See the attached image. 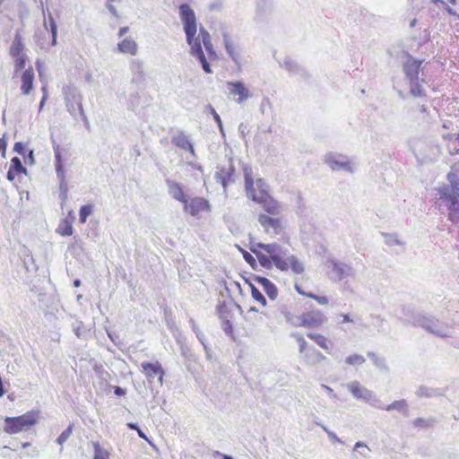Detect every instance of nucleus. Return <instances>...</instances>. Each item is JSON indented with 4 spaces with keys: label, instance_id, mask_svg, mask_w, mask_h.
Segmentation results:
<instances>
[{
    "label": "nucleus",
    "instance_id": "60",
    "mask_svg": "<svg viewBox=\"0 0 459 459\" xmlns=\"http://www.w3.org/2000/svg\"><path fill=\"white\" fill-rule=\"evenodd\" d=\"M222 329L226 334L230 335L233 333V325L231 322L228 319L222 322Z\"/></svg>",
    "mask_w": 459,
    "mask_h": 459
},
{
    "label": "nucleus",
    "instance_id": "56",
    "mask_svg": "<svg viewBox=\"0 0 459 459\" xmlns=\"http://www.w3.org/2000/svg\"><path fill=\"white\" fill-rule=\"evenodd\" d=\"M207 108L209 109L210 114L212 116L217 126H221L222 120H221L220 115L215 110V108L211 104L207 105Z\"/></svg>",
    "mask_w": 459,
    "mask_h": 459
},
{
    "label": "nucleus",
    "instance_id": "10",
    "mask_svg": "<svg viewBox=\"0 0 459 459\" xmlns=\"http://www.w3.org/2000/svg\"><path fill=\"white\" fill-rule=\"evenodd\" d=\"M142 372L145 375L147 380L152 382L156 377H158V380L162 385L163 378L165 376V370L163 369L161 364L156 361H143L141 363Z\"/></svg>",
    "mask_w": 459,
    "mask_h": 459
},
{
    "label": "nucleus",
    "instance_id": "63",
    "mask_svg": "<svg viewBox=\"0 0 459 459\" xmlns=\"http://www.w3.org/2000/svg\"><path fill=\"white\" fill-rule=\"evenodd\" d=\"M249 238H250V243H249V249L252 253H254L255 255L256 254H259L261 253L262 251H260V247L256 246V244L258 242H255L251 234H249Z\"/></svg>",
    "mask_w": 459,
    "mask_h": 459
},
{
    "label": "nucleus",
    "instance_id": "2",
    "mask_svg": "<svg viewBox=\"0 0 459 459\" xmlns=\"http://www.w3.org/2000/svg\"><path fill=\"white\" fill-rule=\"evenodd\" d=\"M447 179L450 186L438 188V195L448 210V220L453 223H459V178L449 173Z\"/></svg>",
    "mask_w": 459,
    "mask_h": 459
},
{
    "label": "nucleus",
    "instance_id": "38",
    "mask_svg": "<svg viewBox=\"0 0 459 459\" xmlns=\"http://www.w3.org/2000/svg\"><path fill=\"white\" fill-rule=\"evenodd\" d=\"M74 98V101L70 100H66V103H65V106H66V109L67 111L71 114V116H73L74 117L76 118V110L78 109V105H77V102H81L82 103V98L81 96H79L78 100H76L75 96H73Z\"/></svg>",
    "mask_w": 459,
    "mask_h": 459
},
{
    "label": "nucleus",
    "instance_id": "7",
    "mask_svg": "<svg viewBox=\"0 0 459 459\" xmlns=\"http://www.w3.org/2000/svg\"><path fill=\"white\" fill-rule=\"evenodd\" d=\"M53 151L55 154V170L58 180L59 193H68V184L66 181L65 161L62 155L61 146L52 138Z\"/></svg>",
    "mask_w": 459,
    "mask_h": 459
},
{
    "label": "nucleus",
    "instance_id": "55",
    "mask_svg": "<svg viewBox=\"0 0 459 459\" xmlns=\"http://www.w3.org/2000/svg\"><path fill=\"white\" fill-rule=\"evenodd\" d=\"M22 157L24 158L26 164L32 166L36 162L33 150H28V152Z\"/></svg>",
    "mask_w": 459,
    "mask_h": 459
},
{
    "label": "nucleus",
    "instance_id": "3",
    "mask_svg": "<svg viewBox=\"0 0 459 459\" xmlns=\"http://www.w3.org/2000/svg\"><path fill=\"white\" fill-rule=\"evenodd\" d=\"M39 413L35 411H28L21 416H6L4 420V431L13 435L21 431L29 430L38 422Z\"/></svg>",
    "mask_w": 459,
    "mask_h": 459
},
{
    "label": "nucleus",
    "instance_id": "40",
    "mask_svg": "<svg viewBox=\"0 0 459 459\" xmlns=\"http://www.w3.org/2000/svg\"><path fill=\"white\" fill-rule=\"evenodd\" d=\"M73 428H74V425L73 424H70L65 430L62 431V433L57 437L56 442L60 445V446H63L65 442H66V440L70 437V436L72 435L73 433Z\"/></svg>",
    "mask_w": 459,
    "mask_h": 459
},
{
    "label": "nucleus",
    "instance_id": "34",
    "mask_svg": "<svg viewBox=\"0 0 459 459\" xmlns=\"http://www.w3.org/2000/svg\"><path fill=\"white\" fill-rule=\"evenodd\" d=\"M93 212V205L91 204H84L81 206L79 210V221L80 223H85L89 218V216Z\"/></svg>",
    "mask_w": 459,
    "mask_h": 459
},
{
    "label": "nucleus",
    "instance_id": "46",
    "mask_svg": "<svg viewBox=\"0 0 459 459\" xmlns=\"http://www.w3.org/2000/svg\"><path fill=\"white\" fill-rule=\"evenodd\" d=\"M384 236L385 237V244L392 247V246H401L403 245V243L397 238L396 235H392V234H384Z\"/></svg>",
    "mask_w": 459,
    "mask_h": 459
},
{
    "label": "nucleus",
    "instance_id": "18",
    "mask_svg": "<svg viewBox=\"0 0 459 459\" xmlns=\"http://www.w3.org/2000/svg\"><path fill=\"white\" fill-rule=\"evenodd\" d=\"M165 182L168 186V191L170 196L176 199L177 201L182 203L183 204H186L187 196L186 195L183 190V186L180 183L171 180L169 178H167Z\"/></svg>",
    "mask_w": 459,
    "mask_h": 459
},
{
    "label": "nucleus",
    "instance_id": "8",
    "mask_svg": "<svg viewBox=\"0 0 459 459\" xmlns=\"http://www.w3.org/2000/svg\"><path fill=\"white\" fill-rule=\"evenodd\" d=\"M214 179L217 183L221 185L223 193L227 195L228 186L236 182V168L232 158L229 159L228 167H217Z\"/></svg>",
    "mask_w": 459,
    "mask_h": 459
},
{
    "label": "nucleus",
    "instance_id": "57",
    "mask_svg": "<svg viewBox=\"0 0 459 459\" xmlns=\"http://www.w3.org/2000/svg\"><path fill=\"white\" fill-rule=\"evenodd\" d=\"M402 313L405 316V319L403 321L404 324H411L408 320H411L412 315L415 314L412 309H411L409 307L403 306L402 308Z\"/></svg>",
    "mask_w": 459,
    "mask_h": 459
},
{
    "label": "nucleus",
    "instance_id": "43",
    "mask_svg": "<svg viewBox=\"0 0 459 459\" xmlns=\"http://www.w3.org/2000/svg\"><path fill=\"white\" fill-rule=\"evenodd\" d=\"M366 361L365 358L359 354H352L346 358L345 362L349 365H362Z\"/></svg>",
    "mask_w": 459,
    "mask_h": 459
},
{
    "label": "nucleus",
    "instance_id": "13",
    "mask_svg": "<svg viewBox=\"0 0 459 459\" xmlns=\"http://www.w3.org/2000/svg\"><path fill=\"white\" fill-rule=\"evenodd\" d=\"M129 68L132 74L131 82L136 84L138 87L144 85L146 81L144 63L139 58L132 59Z\"/></svg>",
    "mask_w": 459,
    "mask_h": 459
},
{
    "label": "nucleus",
    "instance_id": "4",
    "mask_svg": "<svg viewBox=\"0 0 459 459\" xmlns=\"http://www.w3.org/2000/svg\"><path fill=\"white\" fill-rule=\"evenodd\" d=\"M408 321L413 326H420L428 333L440 338H446L448 336L446 325L435 316H426L424 314H413L411 320Z\"/></svg>",
    "mask_w": 459,
    "mask_h": 459
},
{
    "label": "nucleus",
    "instance_id": "20",
    "mask_svg": "<svg viewBox=\"0 0 459 459\" xmlns=\"http://www.w3.org/2000/svg\"><path fill=\"white\" fill-rule=\"evenodd\" d=\"M279 63L280 65L286 69L290 74L299 75L303 79H307L309 76L303 67L288 56L285 57L282 62Z\"/></svg>",
    "mask_w": 459,
    "mask_h": 459
},
{
    "label": "nucleus",
    "instance_id": "33",
    "mask_svg": "<svg viewBox=\"0 0 459 459\" xmlns=\"http://www.w3.org/2000/svg\"><path fill=\"white\" fill-rule=\"evenodd\" d=\"M244 172V179H245V190L248 189H254V178H253V172L252 169L248 167L247 165H244L243 168Z\"/></svg>",
    "mask_w": 459,
    "mask_h": 459
},
{
    "label": "nucleus",
    "instance_id": "19",
    "mask_svg": "<svg viewBox=\"0 0 459 459\" xmlns=\"http://www.w3.org/2000/svg\"><path fill=\"white\" fill-rule=\"evenodd\" d=\"M28 170L23 166L22 160L15 156L11 159L10 168L6 173V178L13 182L18 175L27 174Z\"/></svg>",
    "mask_w": 459,
    "mask_h": 459
},
{
    "label": "nucleus",
    "instance_id": "50",
    "mask_svg": "<svg viewBox=\"0 0 459 459\" xmlns=\"http://www.w3.org/2000/svg\"><path fill=\"white\" fill-rule=\"evenodd\" d=\"M250 278L258 283L260 286H262L263 289H264V286H267L272 281L267 279L266 277L258 275V274H251Z\"/></svg>",
    "mask_w": 459,
    "mask_h": 459
},
{
    "label": "nucleus",
    "instance_id": "35",
    "mask_svg": "<svg viewBox=\"0 0 459 459\" xmlns=\"http://www.w3.org/2000/svg\"><path fill=\"white\" fill-rule=\"evenodd\" d=\"M368 357L372 360L373 364L380 368L387 370L388 368L385 364V359L383 357H379L377 353L373 351H368L367 353Z\"/></svg>",
    "mask_w": 459,
    "mask_h": 459
},
{
    "label": "nucleus",
    "instance_id": "59",
    "mask_svg": "<svg viewBox=\"0 0 459 459\" xmlns=\"http://www.w3.org/2000/svg\"><path fill=\"white\" fill-rule=\"evenodd\" d=\"M246 193H247V196L251 199L252 201L259 204L260 202H262V195L260 196H258L255 193V189H248V190H246Z\"/></svg>",
    "mask_w": 459,
    "mask_h": 459
},
{
    "label": "nucleus",
    "instance_id": "45",
    "mask_svg": "<svg viewBox=\"0 0 459 459\" xmlns=\"http://www.w3.org/2000/svg\"><path fill=\"white\" fill-rule=\"evenodd\" d=\"M240 249V252L242 253L243 255V258L244 260L253 268V269H256L257 267V263H256V260L255 258L249 253L247 252V250L245 249H242V248H239Z\"/></svg>",
    "mask_w": 459,
    "mask_h": 459
},
{
    "label": "nucleus",
    "instance_id": "14",
    "mask_svg": "<svg viewBox=\"0 0 459 459\" xmlns=\"http://www.w3.org/2000/svg\"><path fill=\"white\" fill-rule=\"evenodd\" d=\"M258 221L263 226L265 232L271 236H277L281 231V221L280 218L271 217L266 214H260Z\"/></svg>",
    "mask_w": 459,
    "mask_h": 459
},
{
    "label": "nucleus",
    "instance_id": "17",
    "mask_svg": "<svg viewBox=\"0 0 459 459\" xmlns=\"http://www.w3.org/2000/svg\"><path fill=\"white\" fill-rule=\"evenodd\" d=\"M230 93L238 96L237 102L242 103L250 97L249 91L242 81H233L227 82Z\"/></svg>",
    "mask_w": 459,
    "mask_h": 459
},
{
    "label": "nucleus",
    "instance_id": "25",
    "mask_svg": "<svg viewBox=\"0 0 459 459\" xmlns=\"http://www.w3.org/2000/svg\"><path fill=\"white\" fill-rule=\"evenodd\" d=\"M138 46L136 42L129 38L124 39L117 44V50L123 54L136 55Z\"/></svg>",
    "mask_w": 459,
    "mask_h": 459
},
{
    "label": "nucleus",
    "instance_id": "62",
    "mask_svg": "<svg viewBox=\"0 0 459 459\" xmlns=\"http://www.w3.org/2000/svg\"><path fill=\"white\" fill-rule=\"evenodd\" d=\"M7 148V140H6V134H4L2 137H0V152L3 156L5 155Z\"/></svg>",
    "mask_w": 459,
    "mask_h": 459
},
{
    "label": "nucleus",
    "instance_id": "51",
    "mask_svg": "<svg viewBox=\"0 0 459 459\" xmlns=\"http://www.w3.org/2000/svg\"><path fill=\"white\" fill-rule=\"evenodd\" d=\"M292 336L294 338H296L297 342H299V352L303 353L305 351V350L307 349V341L304 339V337L300 333H292Z\"/></svg>",
    "mask_w": 459,
    "mask_h": 459
},
{
    "label": "nucleus",
    "instance_id": "12",
    "mask_svg": "<svg viewBox=\"0 0 459 459\" xmlns=\"http://www.w3.org/2000/svg\"><path fill=\"white\" fill-rule=\"evenodd\" d=\"M212 206L204 197L196 196L190 201L186 200L184 204V211L192 216H196L200 212H211Z\"/></svg>",
    "mask_w": 459,
    "mask_h": 459
},
{
    "label": "nucleus",
    "instance_id": "30",
    "mask_svg": "<svg viewBox=\"0 0 459 459\" xmlns=\"http://www.w3.org/2000/svg\"><path fill=\"white\" fill-rule=\"evenodd\" d=\"M420 80H412L409 82L410 94L414 98H421L426 96L425 90L420 84Z\"/></svg>",
    "mask_w": 459,
    "mask_h": 459
},
{
    "label": "nucleus",
    "instance_id": "6",
    "mask_svg": "<svg viewBox=\"0 0 459 459\" xmlns=\"http://www.w3.org/2000/svg\"><path fill=\"white\" fill-rule=\"evenodd\" d=\"M261 250L267 253L270 255V259L274 261V266L281 272H287L288 266L284 261V257L288 254V249L284 248L278 243L264 244L259 242L256 244Z\"/></svg>",
    "mask_w": 459,
    "mask_h": 459
},
{
    "label": "nucleus",
    "instance_id": "1",
    "mask_svg": "<svg viewBox=\"0 0 459 459\" xmlns=\"http://www.w3.org/2000/svg\"><path fill=\"white\" fill-rule=\"evenodd\" d=\"M178 15L186 34V41L190 47V55L200 63L205 74H212L213 71L206 59L200 39L195 37L197 20L194 9L187 3H183L178 6Z\"/></svg>",
    "mask_w": 459,
    "mask_h": 459
},
{
    "label": "nucleus",
    "instance_id": "36",
    "mask_svg": "<svg viewBox=\"0 0 459 459\" xmlns=\"http://www.w3.org/2000/svg\"><path fill=\"white\" fill-rule=\"evenodd\" d=\"M256 258L258 260L259 264L265 269H272L274 266V261L270 259V255L261 252L256 254Z\"/></svg>",
    "mask_w": 459,
    "mask_h": 459
},
{
    "label": "nucleus",
    "instance_id": "32",
    "mask_svg": "<svg viewBox=\"0 0 459 459\" xmlns=\"http://www.w3.org/2000/svg\"><path fill=\"white\" fill-rule=\"evenodd\" d=\"M56 231L64 237H69L73 235L74 228L70 221H68L66 219H64L59 224Z\"/></svg>",
    "mask_w": 459,
    "mask_h": 459
},
{
    "label": "nucleus",
    "instance_id": "9",
    "mask_svg": "<svg viewBox=\"0 0 459 459\" xmlns=\"http://www.w3.org/2000/svg\"><path fill=\"white\" fill-rule=\"evenodd\" d=\"M326 320V316L321 311L312 310L297 316V323H293V325L317 328L325 323Z\"/></svg>",
    "mask_w": 459,
    "mask_h": 459
},
{
    "label": "nucleus",
    "instance_id": "26",
    "mask_svg": "<svg viewBox=\"0 0 459 459\" xmlns=\"http://www.w3.org/2000/svg\"><path fill=\"white\" fill-rule=\"evenodd\" d=\"M416 394L419 397H438L445 394V390L442 388H432L426 385H420L416 391Z\"/></svg>",
    "mask_w": 459,
    "mask_h": 459
},
{
    "label": "nucleus",
    "instance_id": "52",
    "mask_svg": "<svg viewBox=\"0 0 459 459\" xmlns=\"http://www.w3.org/2000/svg\"><path fill=\"white\" fill-rule=\"evenodd\" d=\"M204 48L205 51L207 52V55H208L210 59H216L217 58V54H216V51L213 48L212 41L204 42Z\"/></svg>",
    "mask_w": 459,
    "mask_h": 459
},
{
    "label": "nucleus",
    "instance_id": "44",
    "mask_svg": "<svg viewBox=\"0 0 459 459\" xmlns=\"http://www.w3.org/2000/svg\"><path fill=\"white\" fill-rule=\"evenodd\" d=\"M43 25L46 30H48L50 32L57 31V24L50 13H48V21L44 20Z\"/></svg>",
    "mask_w": 459,
    "mask_h": 459
},
{
    "label": "nucleus",
    "instance_id": "47",
    "mask_svg": "<svg viewBox=\"0 0 459 459\" xmlns=\"http://www.w3.org/2000/svg\"><path fill=\"white\" fill-rule=\"evenodd\" d=\"M195 37L199 38L201 44L202 43L204 44V42L212 41L210 33L204 29V27L203 25H201L199 28V35L198 36L195 35Z\"/></svg>",
    "mask_w": 459,
    "mask_h": 459
},
{
    "label": "nucleus",
    "instance_id": "24",
    "mask_svg": "<svg viewBox=\"0 0 459 459\" xmlns=\"http://www.w3.org/2000/svg\"><path fill=\"white\" fill-rule=\"evenodd\" d=\"M262 202L259 204L263 205V209L270 214H277L279 212L280 205L269 194L262 195Z\"/></svg>",
    "mask_w": 459,
    "mask_h": 459
},
{
    "label": "nucleus",
    "instance_id": "58",
    "mask_svg": "<svg viewBox=\"0 0 459 459\" xmlns=\"http://www.w3.org/2000/svg\"><path fill=\"white\" fill-rule=\"evenodd\" d=\"M13 152L23 156L28 152V150L22 142H16L13 145Z\"/></svg>",
    "mask_w": 459,
    "mask_h": 459
},
{
    "label": "nucleus",
    "instance_id": "42",
    "mask_svg": "<svg viewBox=\"0 0 459 459\" xmlns=\"http://www.w3.org/2000/svg\"><path fill=\"white\" fill-rule=\"evenodd\" d=\"M263 290L271 300H274L278 296V288L273 281Z\"/></svg>",
    "mask_w": 459,
    "mask_h": 459
},
{
    "label": "nucleus",
    "instance_id": "16",
    "mask_svg": "<svg viewBox=\"0 0 459 459\" xmlns=\"http://www.w3.org/2000/svg\"><path fill=\"white\" fill-rule=\"evenodd\" d=\"M171 143L178 148L189 152L192 156H195L194 144L190 140V136L186 135L184 131L178 130L171 137Z\"/></svg>",
    "mask_w": 459,
    "mask_h": 459
},
{
    "label": "nucleus",
    "instance_id": "11",
    "mask_svg": "<svg viewBox=\"0 0 459 459\" xmlns=\"http://www.w3.org/2000/svg\"><path fill=\"white\" fill-rule=\"evenodd\" d=\"M407 59L403 64V72L405 78L410 82L419 79V74L421 69L423 60L413 57L409 53H406Z\"/></svg>",
    "mask_w": 459,
    "mask_h": 459
},
{
    "label": "nucleus",
    "instance_id": "48",
    "mask_svg": "<svg viewBox=\"0 0 459 459\" xmlns=\"http://www.w3.org/2000/svg\"><path fill=\"white\" fill-rule=\"evenodd\" d=\"M250 278L258 283L260 286H262L263 289H264V286H267L272 281L267 279L266 277L258 275V274H251Z\"/></svg>",
    "mask_w": 459,
    "mask_h": 459
},
{
    "label": "nucleus",
    "instance_id": "61",
    "mask_svg": "<svg viewBox=\"0 0 459 459\" xmlns=\"http://www.w3.org/2000/svg\"><path fill=\"white\" fill-rule=\"evenodd\" d=\"M316 424L320 426L327 433L330 439L341 442V440L338 438V437L336 436V434L334 432L329 430L325 426H324L320 422L316 421Z\"/></svg>",
    "mask_w": 459,
    "mask_h": 459
},
{
    "label": "nucleus",
    "instance_id": "21",
    "mask_svg": "<svg viewBox=\"0 0 459 459\" xmlns=\"http://www.w3.org/2000/svg\"><path fill=\"white\" fill-rule=\"evenodd\" d=\"M34 71L32 67L25 69L22 74L21 91L23 95H29L34 89Z\"/></svg>",
    "mask_w": 459,
    "mask_h": 459
},
{
    "label": "nucleus",
    "instance_id": "53",
    "mask_svg": "<svg viewBox=\"0 0 459 459\" xmlns=\"http://www.w3.org/2000/svg\"><path fill=\"white\" fill-rule=\"evenodd\" d=\"M251 296L255 301L259 302L263 307H266L267 300L264 294L259 290L257 291H255Z\"/></svg>",
    "mask_w": 459,
    "mask_h": 459
},
{
    "label": "nucleus",
    "instance_id": "31",
    "mask_svg": "<svg viewBox=\"0 0 459 459\" xmlns=\"http://www.w3.org/2000/svg\"><path fill=\"white\" fill-rule=\"evenodd\" d=\"M307 336L309 339L313 340L319 347H321L322 349L326 351L328 353H330L326 338L324 335L319 334V333H308L307 334Z\"/></svg>",
    "mask_w": 459,
    "mask_h": 459
},
{
    "label": "nucleus",
    "instance_id": "37",
    "mask_svg": "<svg viewBox=\"0 0 459 459\" xmlns=\"http://www.w3.org/2000/svg\"><path fill=\"white\" fill-rule=\"evenodd\" d=\"M14 60V74H18L26 66L28 57L25 54L13 57Z\"/></svg>",
    "mask_w": 459,
    "mask_h": 459
},
{
    "label": "nucleus",
    "instance_id": "54",
    "mask_svg": "<svg viewBox=\"0 0 459 459\" xmlns=\"http://www.w3.org/2000/svg\"><path fill=\"white\" fill-rule=\"evenodd\" d=\"M309 353L310 356H314L316 363L326 359V357L315 348L309 349Z\"/></svg>",
    "mask_w": 459,
    "mask_h": 459
},
{
    "label": "nucleus",
    "instance_id": "15",
    "mask_svg": "<svg viewBox=\"0 0 459 459\" xmlns=\"http://www.w3.org/2000/svg\"><path fill=\"white\" fill-rule=\"evenodd\" d=\"M325 162L333 169V170H347L351 172V167L350 162L341 155L334 154L333 152H329L325 156Z\"/></svg>",
    "mask_w": 459,
    "mask_h": 459
},
{
    "label": "nucleus",
    "instance_id": "28",
    "mask_svg": "<svg viewBox=\"0 0 459 459\" xmlns=\"http://www.w3.org/2000/svg\"><path fill=\"white\" fill-rule=\"evenodd\" d=\"M23 48L24 45L22 43V37L20 33L17 32L10 48V55L12 57L23 55Z\"/></svg>",
    "mask_w": 459,
    "mask_h": 459
},
{
    "label": "nucleus",
    "instance_id": "29",
    "mask_svg": "<svg viewBox=\"0 0 459 459\" xmlns=\"http://www.w3.org/2000/svg\"><path fill=\"white\" fill-rule=\"evenodd\" d=\"M385 410L388 411L395 410L403 413L405 416H408V403L404 399L394 401V403L386 405Z\"/></svg>",
    "mask_w": 459,
    "mask_h": 459
},
{
    "label": "nucleus",
    "instance_id": "22",
    "mask_svg": "<svg viewBox=\"0 0 459 459\" xmlns=\"http://www.w3.org/2000/svg\"><path fill=\"white\" fill-rule=\"evenodd\" d=\"M349 389L352 395L366 402H369L373 397V393L362 386L358 381H353L349 385Z\"/></svg>",
    "mask_w": 459,
    "mask_h": 459
},
{
    "label": "nucleus",
    "instance_id": "41",
    "mask_svg": "<svg viewBox=\"0 0 459 459\" xmlns=\"http://www.w3.org/2000/svg\"><path fill=\"white\" fill-rule=\"evenodd\" d=\"M94 455L93 459H108V452L102 448L100 444L93 443Z\"/></svg>",
    "mask_w": 459,
    "mask_h": 459
},
{
    "label": "nucleus",
    "instance_id": "27",
    "mask_svg": "<svg viewBox=\"0 0 459 459\" xmlns=\"http://www.w3.org/2000/svg\"><path fill=\"white\" fill-rule=\"evenodd\" d=\"M284 261L287 264L288 270L290 268L291 271L296 274H301L304 273L305 267L297 256L293 255H286L284 257Z\"/></svg>",
    "mask_w": 459,
    "mask_h": 459
},
{
    "label": "nucleus",
    "instance_id": "5",
    "mask_svg": "<svg viewBox=\"0 0 459 459\" xmlns=\"http://www.w3.org/2000/svg\"><path fill=\"white\" fill-rule=\"evenodd\" d=\"M326 265L328 269H330L328 277L333 281H341L345 278L354 277L355 275V270L350 264H346L336 258H328Z\"/></svg>",
    "mask_w": 459,
    "mask_h": 459
},
{
    "label": "nucleus",
    "instance_id": "64",
    "mask_svg": "<svg viewBox=\"0 0 459 459\" xmlns=\"http://www.w3.org/2000/svg\"><path fill=\"white\" fill-rule=\"evenodd\" d=\"M255 183H256V186L259 188V190H260V194H261L262 195H265V194H268V193L266 192V190L264 189L265 183H264V179H262V178H258V179H256V182H255Z\"/></svg>",
    "mask_w": 459,
    "mask_h": 459
},
{
    "label": "nucleus",
    "instance_id": "23",
    "mask_svg": "<svg viewBox=\"0 0 459 459\" xmlns=\"http://www.w3.org/2000/svg\"><path fill=\"white\" fill-rule=\"evenodd\" d=\"M222 39L227 54L236 65H239V54L238 51H236L233 41L230 36V33L227 30L222 31Z\"/></svg>",
    "mask_w": 459,
    "mask_h": 459
},
{
    "label": "nucleus",
    "instance_id": "39",
    "mask_svg": "<svg viewBox=\"0 0 459 459\" xmlns=\"http://www.w3.org/2000/svg\"><path fill=\"white\" fill-rule=\"evenodd\" d=\"M436 423V420L433 418H429L428 420L423 418H417L413 420V426L419 429H426L432 426Z\"/></svg>",
    "mask_w": 459,
    "mask_h": 459
},
{
    "label": "nucleus",
    "instance_id": "49",
    "mask_svg": "<svg viewBox=\"0 0 459 459\" xmlns=\"http://www.w3.org/2000/svg\"><path fill=\"white\" fill-rule=\"evenodd\" d=\"M250 278L258 283L260 286H262L263 289H264V286H267L272 281L267 279L266 277L258 275V274H251Z\"/></svg>",
    "mask_w": 459,
    "mask_h": 459
}]
</instances>
